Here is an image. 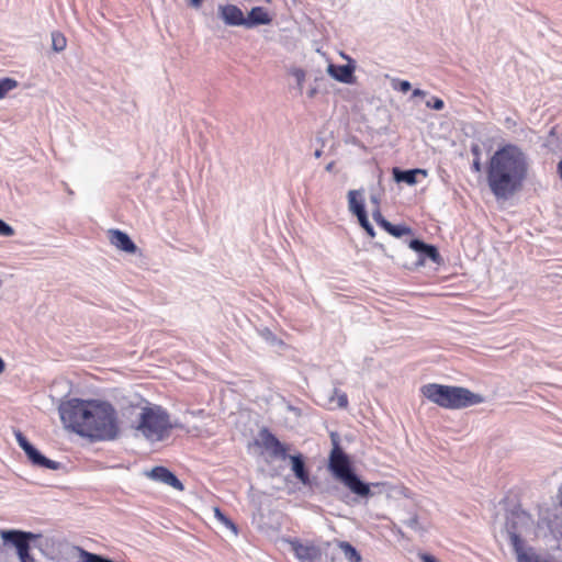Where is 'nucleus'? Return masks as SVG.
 Segmentation results:
<instances>
[{
	"mask_svg": "<svg viewBox=\"0 0 562 562\" xmlns=\"http://www.w3.org/2000/svg\"><path fill=\"white\" fill-rule=\"evenodd\" d=\"M290 74L295 79L299 90H302L306 77L305 71L301 68H293Z\"/></svg>",
	"mask_w": 562,
	"mask_h": 562,
	"instance_id": "26",
	"label": "nucleus"
},
{
	"mask_svg": "<svg viewBox=\"0 0 562 562\" xmlns=\"http://www.w3.org/2000/svg\"><path fill=\"white\" fill-rule=\"evenodd\" d=\"M109 239L115 248L124 252L135 254L137 250L136 245L130 238V236L120 229H110Z\"/></svg>",
	"mask_w": 562,
	"mask_h": 562,
	"instance_id": "13",
	"label": "nucleus"
},
{
	"mask_svg": "<svg viewBox=\"0 0 562 562\" xmlns=\"http://www.w3.org/2000/svg\"><path fill=\"white\" fill-rule=\"evenodd\" d=\"M261 447L276 459H286V447L268 429L263 428L259 432Z\"/></svg>",
	"mask_w": 562,
	"mask_h": 562,
	"instance_id": "9",
	"label": "nucleus"
},
{
	"mask_svg": "<svg viewBox=\"0 0 562 562\" xmlns=\"http://www.w3.org/2000/svg\"><path fill=\"white\" fill-rule=\"evenodd\" d=\"M528 155L517 145L507 144L490 158L486 171L487 184L497 200H507L524 186L529 172Z\"/></svg>",
	"mask_w": 562,
	"mask_h": 562,
	"instance_id": "2",
	"label": "nucleus"
},
{
	"mask_svg": "<svg viewBox=\"0 0 562 562\" xmlns=\"http://www.w3.org/2000/svg\"><path fill=\"white\" fill-rule=\"evenodd\" d=\"M426 106L427 108H430V109H434V110H437V111H440L445 108V103L441 99L437 98V97H432L430 100H428L426 102Z\"/></svg>",
	"mask_w": 562,
	"mask_h": 562,
	"instance_id": "30",
	"label": "nucleus"
},
{
	"mask_svg": "<svg viewBox=\"0 0 562 562\" xmlns=\"http://www.w3.org/2000/svg\"><path fill=\"white\" fill-rule=\"evenodd\" d=\"M203 0H190V5L198 9L202 5Z\"/></svg>",
	"mask_w": 562,
	"mask_h": 562,
	"instance_id": "38",
	"label": "nucleus"
},
{
	"mask_svg": "<svg viewBox=\"0 0 562 562\" xmlns=\"http://www.w3.org/2000/svg\"><path fill=\"white\" fill-rule=\"evenodd\" d=\"M217 15L228 26H245V15L235 4H220Z\"/></svg>",
	"mask_w": 562,
	"mask_h": 562,
	"instance_id": "11",
	"label": "nucleus"
},
{
	"mask_svg": "<svg viewBox=\"0 0 562 562\" xmlns=\"http://www.w3.org/2000/svg\"><path fill=\"white\" fill-rule=\"evenodd\" d=\"M393 531H394L395 533L400 535L401 537H403V536H404L403 531H402L398 527H394V528H393Z\"/></svg>",
	"mask_w": 562,
	"mask_h": 562,
	"instance_id": "41",
	"label": "nucleus"
},
{
	"mask_svg": "<svg viewBox=\"0 0 562 562\" xmlns=\"http://www.w3.org/2000/svg\"><path fill=\"white\" fill-rule=\"evenodd\" d=\"M4 370V362L3 360L0 358V374L3 372Z\"/></svg>",
	"mask_w": 562,
	"mask_h": 562,
	"instance_id": "43",
	"label": "nucleus"
},
{
	"mask_svg": "<svg viewBox=\"0 0 562 562\" xmlns=\"http://www.w3.org/2000/svg\"><path fill=\"white\" fill-rule=\"evenodd\" d=\"M472 169L475 171V172H480L481 169H482V165H481V160L480 158H475L472 162Z\"/></svg>",
	"mask_w": 562,
	"mask_h": 562,
	"instance_id": "34",
	"label": "nucleus"
},
{
	"mask_svg": "<svg viewBox=\"0 0 562 562\" xmlns=\"http://www.w3.org/2000/svg\"><path fill=\"white\" fill-rule=\"evenodd\" d=\"M67 41L66 37L60 32L52 33V48L59 53L66 48Z\"/></svg>",
	"mask_w": 562,
	"mask_h": 562,
	"instance_id": "23",
	"label": "nucleus"
},
{
	"mask_svg": "<svg viewBox=\"0 0 562 562\" xmlns=\"http://www.w3.org/2000/svg\"><path fill=\"white\" fill-rule=\"evenodd\" d=\"M372 216L376 224L380 223L381 218H384L379 210L373 212Z\"/></svg>",
	"mask_w": 562,
	"mask_h": 562,
	"instance_id": "36",
	"label": "nucleus"
},
{
	"mask_svg": "<svg viewBox=\"0 0 562 562\" xmlns=\"http://www.w3.org/2000/svg\"><path fill=\"white\" fill-rule=\"evenodd\" d=\"M409 247L419 252L424 258L430 259L435 263L440 262V255L437 250V248L432 245L425 244L424 241L419 239H413L409 243Z\"/></svg>",
	"mask_w": 562,
	"mask_h": 562,
	"instance_id": "16",
	"label": "nucleus"
},
{
	"mask_svg": "<svg viewBox=\"0 0 562 562\" xmlns=\"http://www.w3.org/2000/svg\"><path fill=\"white\" fill-rule=\"evenodd\" d=\"M371 201H372L373 203L378 204V199H376V198L372 196V198H371Z\"/></svg>",
	"mask_w": 562,
	"mask_h": 562,
	"instance_id": "45",
	"label": "nucleus"
},
{
	"mask_svg": "<svg viewBox=\"0 0 562 562\" xmlns=\"http://www.w3.org/2000/svg\"><path fill=\"white\" fill-rule=\"evenodd\" d=\"M34 537L31 532H24L19 530H2L1 538L5 542L12 543L18 551V555L21 562H35L34 558L30 554L29 540Z\"/></svg>",
	"mask_w": 562,
	"mask_h": 562,
	"instance_id": "7",
	"label": "nucleus"
},
{
	"mask_svg": "<svg viewBox=\"0 0 562 562\" xmlns=\"http://www.w3.org/2000/svg\"><path fill=\"white\" fill-rule=\"evenodd\" d=\"M394 237H402L412 233V229L405 225H393L387 232Z\"/></svg>",
	"mask_w": 562,
	"mask_h": 562,
	"instance_id": "25",
	"label": "nucleus"
},
{
	"mask_svg": "<svg viewBox=\"0 0 562 562\" xmlns=\"http://www.w3.org/2000/svg\"><path fill=\"white\" fill-rule=\"evenodd\" d=\"M401 522L420 536L425 535L429 528L428 525L419 520L418 515L415 513L408 514L407 517H402Z\"/></svg>",
	"mask_w": 562,
	"mask_h": 562,
	"instance_id": "19",
	"label": "nucleus"
},
{
	"mask_svg": "<svg viewBox=\"0 0 562 562\" xmlns=\"http://www.w3.org/2000/svg\"><path fill=\"white\" fill-rule=\"evenodd\" d=\"M419 559L422 562H437V559L434 555L427 553H420Z\"/></svg>",
	"mask_w": 562,
	"mask_h": 562,
	"instance_id": "32",
	"label": "nucleus"
},
{
	"mask_svg": "<svg viewBox=\"0 0 562 562\" xmlns=\"http://www.w3.org/2000/svg\"><path fill=\"white\" fill-rule=\"evenodd\" d=\"M472 154L475 156V158H480V155H481V150H480V147L477 145H474L471 149Z\"/></svg>",
	"mask_w": 562,
	"mask_h": 562,
	"instance_id": "37",
	"label": "nucleus"
},
{
	"mask_svg": "<svg viewBox=\"0 0 562 562\" xmlns=\"http://www.w3.org/2000/svg\"><path fill=\"white\" fill-rule=\"evenodd\" d=\"M292 463V471L295 477L304 485L310 483V476L305 469V463L301 454L289 457Z\"/></svg>",
	"mask_w": 562,
	"mask_h": 562,
	"instance_id": "17",
	"label": "nucleus"
},
{
	"mask_svg": "<svg viewBox=\"0 0 562 562\" xmlns=\"http://www.w3.org/2000/svg\"><path fill=\"white\" fill-rule=\"evenodd\" d=\"M58 411L66 429L92 442L112 441L120 435L117 412L106 401L71 398Z\"/></svg>",
	"mask_w": 562,
	"mask_h": 562,
	"instance_id": "1",
	"label": "nucleus"
},
{
	"mask_svg": "<svg viewBox=\"0 0 562 562\" xmlns=\"http://www.w3.org/2000/svg\"><path fill=\"white\" fill-rule=\"evenodd\" d=\"M286 542L299 562H317L322 558L321 549L313 543H302L299 539H288Z\"/></svg>",
	"mask_w": 562,
	"mask_h": 562,
	"instance_id": "8",
	"label": "nucleus"
},
{
	"mask_svg": "<svg viewBox=\"0 0 562 562\" xmlns=\"http://www.w3.org/2000/svg\"><path fill=\"white\" fill-rule=\"evenodd\" d=\"M509 541L516 553L517 562H550L538 555L531 548H525L518 533L508 530Z\"/></svg>",
	"mask_w": 562,
	"mask_h": 562,
	"instance_id": "10",
	"label": "nucleus"
},
{
	"mask_svg": "<svg viewBox=\"0 0 562 562\" xmlns=\"http://www.w3.org/2000/svg\"><path fill=\"white\" fill-rule=\"evenodd\" d=\"M18 87V81L12 78H1L0 79V99H3L8 92L15 89Z\"/></svg>",
	"mask_w": 562,
	"mask_h": 562,
	"instance_id": "24",
	"label": "nucleus"
},
{
	"mask_svg": "<svg viewBox=\"0 0 562 562\" xmlns=\"http://www.w3.org/2000/svg\"><path fill=\"white\" fill-rule=\"evenodd\" d=\"M423 173L426 175L425 170L422 169H412V170H400L398 168L393 169V176L396 182H405L409 186H413L417 182V175Z\"/></svg>",
	"mask_w": 562,
	"mask_h": 562,
	"instance_id": "18",
	"label": "nucleus"
},
{
	"mask_svg": "<svg viewBox=\"0 0 562 562\" xmlns=\"http://www.w3.org/2000/svg\"><path fill=\"white\" fill-rule=\"evenodd\" d=\"M13 234L14 229L4 221L0 220V236L10 237Z\"/></svg>",
	"mask_w": 562,
	"mask_h": 562,
	"instance_id": "31",
	"label": "nucleus"
},
{
	"mask_svg": "<svg viewBox=\"0 0 562 562\" xmlns=\"http://www.w3.org/2000/svg\"><path fill=\"white\" fill-rule=\"evenodd\" d=\"M307 94H308V97H310V98H314V95L316 94V89H315V88L311 89V90L307 92Z\"/></svg>",
	"mask_w": 562,
	"mask_h": 562,
	"instance_id": "42",
	"label": "nucleus"
},
{
	"mask_svg": "<svg viewBox=\"0 0 562 562\" xmlns=\"http://www.w3.org/2000/svg\"><path fill=\"white\" fill-rule=\"evenodd\" d=\"M380 225L381 227H383L386 232H389V229L392 227V223H390L385 218H381L380 223L378 224Z\"/></svg>",
	"mask_w": 562,
	"mask_h": 562,
	"instance_id": "35",
	"label": "nucleus"
},
{
	"mask_svg": "<svg viewBox=\"0 0 562 562\" xmlns=\"http://www.w3.org/2000/svg\"><path fill=\"white\" fill-rule=\"evenodd\" d=\"M314 156H315V158H319L322 156V150L321 149L315 150Z\"/></svg>",
	"mask_w": 562,
	"mask_h": 562,
	"instance_id": "44",
	"label": "nucleus"
},
{
	"mask_svg": "<svg viewBox=\"0 0 562 562\" xmlns=\"http://www.w3.org/2000/svg\"><path fill=\"white\" fill-rule=\"evenodd\" d=\"M333 449L329 454L328 469L352 493L366 497L370 495V486L362 482L352 471L349 457L341 450L338 438L331 434Z\"/></svg>",
	"mask_w": 562,
	"mask_h": 562,
	"instance_id": "5",
	"label": "nucleus"
},
{
	"mask_svg": "<svg viewBox=\"0 0 562 562\" xmlns=\"http://www.w3.org/2000/svg\"><path fill=\"white\" fill-rule=\"evenodd\" d=\"M358 221H359L360 225L366 229V232L368 233V235L370 237L375 236L374 229L368 220L367 213H363L362 215L358 216Z\"/></svg>",
	"mask_w": 562,
	"mask_h": 562,
	"instance_id": "28",
	"label": "nucleus"
},
{
	"mask_svg": "<svg viewBox=\"0 0 562 562\" xmlns=\"http://www.w3.org/2000/svg\"><path fill=\"white\" fill-rule=\"evenodd\" d=\"M338 548L344 553V557L349 562H361V555L357 549L347 541L338 542Z\"/></svg>",
	"mask_w": 562,
	"mask_h": 562,
	"instance_id": "21",
	"label": "nucleus"
},
{
	"mask_svg": "<svg viewBox=\"0 0 562 562\" xmlns=\"http://www.w3.org/2000/svg\"><path fill=\"white\" fill-rule=\"evenodd\" d=\"M557 170L560 178L562 179V160L558 162Z\"/></svg>",
	"mask_w": 562,
	"mask_h": 562,
	"instance_id": "40",
	"label": "nucleus"
},
{
	"mask_svg": "<svg viewBox=\"0 0 562 562\" xmlns=\"http://www.w3.org/2000/svg\"><path fill=\"white\" fill-rule=\"evenodd\" d=\"M360 195V192L357 191V190H350L348 192V204H349V210L350 212H352L353 214L358 216L362 215L363 213H366V209H364V204H363V201H358L357 200V196Z\"/></svg>",
	"mask_w": 562,
	"mask_h": 562,
	"instance_id": "20",
	"label": "nucleus"
},
{
	"mask_svg": "<svg viewBox=\"0 0 562 562\" xmlns=\"http://www.w3.org/2000/svg\"><path fill=\"white\" fill-rule=\"evenodd\" d=\"M14 434L20 448L25 452L33 465L50 470L60 469L61 464L59 462L43 456L33 445L29 442L26 437L20 430H16Z\"/></svg>",
	"mask_w": 562,
	"mask_h": 562,
	"instance_id": "6",
	"label": "nucleus"
},
{
	"mask_svg": "<svg viewBox=\"0 0 562 562\" xmlns=\"http://www.w3.org/2000/svg\"><path fill=\"white\" fill-rule=\"evenodd\" d=\"M334 166H335L334 161H330L329 164H327V166L325 167L326 171L331 172L334 170Z\"/></svg>",
	"mask_w": 562,
	"mask_h": 562,
	"instance_id": "39",
	"label": "nucleus"
},
{
	"mask_svg": "<svg viewBox=\"0 0 562 562\" xmlns=\"http://www.w3.org/2000/svg\"><path fill=\"white\" fill-rule=\"evenodd\" d=\"M327 72L330 77H333L335 80L351 85L355 82V66L353 65H334L329 64L327 67Z\"/></svg>",
	"mask_w": 562,
	"mask_h": 562,
	"instance_id": "14",
	"label": "nucleus"
},
{
	"mask_svg": "<svg viewBox=\"0 0 562 562\" xmlns=\"http://www.w3.org/2000/svg\"><path fill=\"white\" fill-rule=\"evenodd\" d=\"M392 87H393V89L398 90V91H401L403 93L409 91L411 88H412L409 81H407V80H400V79H393L392 80Z\"/></svg>",
	"mask_w": 562,
	"mask_h": 562,
	"instance_id": "29",
	"label": "nucleus"
},
{
	"mask_svg": "<svg viewBox=\"0 0 562 562\" xmlns=\"http://www.w3.org/2000/svg\"><path fill=\"white\" fill-rule=\"evenodd\" d=\"M214 516L215 518L221 522L223 524L226 528H228L229 530H232V532L236 536L238 533V530H237V527L236 525L228 518L226 517L220 508L215 507L214 508Z\"/></svg>",
	"mask_w": 562,
	"mask_h": 562,
	"instance_id": "22",
	"label": "nucleus"
},
{
	"mask_svg": "<svg viewBox=\"0 0 562 562\" xmlns=\"http://www.w3.org/2000/svg\"><path fill=\"white\" fill-rule=\"evenodd\" d=\"M337 400V405L340 408H346L348 405V397L347 394L344 392L338 391L337 389L334 390V395L330 397V401Z\"/></svg>",
	"mask_w": 562,
	"mask_h": 562,
	"instance_id": "27",
	"label": "nucleus"
},
{
	"mask_svg": "<svg viewBox=\"0 0 562 562\" xmlns=\"http://www.w3.org/2000/svg\"><path fill=\"white\" fill-rule=\"evenodd\" d=\"M422 393L430 402L447 409H461L484 402L481 394L462 386L429 383L422 387Z\"/></svg>",
	"mask_w": 562,
	"mask_h": 562,
	"instance_id": "3",
	"label": "nucleus"
},
{
	"mask_svg": "<svg viewBox=\"0 0 562 562\" xmlns=\"http://www.w3.org/2000/svg\"><path fill=\"white\" fill-rule=\"evenodd\" d=\"M145 474L148 479L169 485L177 491H183L184 488L181 481L165 467H155Z\"/></svg>",
	"mask_w": 562,
	"mask_h": 562,
	"instance_id": "12",
	"label": "nucleus"
},
{
	"mask_svg": "<svg viewBox=\"0 0 562 562\" xmlns=\"http://www.w3.org/2000/svg\"><path fill=\"white\" fill-rule=\"evenodd\" d=\"M272 19L269 13L262 7H255L250 10L247 16H245V27L252 29L258 25H266L271 23Z\"/></svg>",
	"mask_w": 562,
	"mask_h": 562,
	"instance_id": "15",
	"label": "nucleus"
},
{
	"mask_svg": "<svg viewBox=\"0 0 562 562\" xmlns=\"http://www.w3.org/2000/svg\"><path fill=\"white\" fill-rule=\"evenodd\" d=\"M426 95H427V92L422 89H414L413 93H412L413 98H424Z\"/></svg>",
	"mask_w": 562,
	"mask_h": 562,
	"instance_id": "33",
	"label": "nucleus"
},
{
	"mask_svg": "<svg viewBox=\"0 0 562 562\" xmlns=\"http://www.w3.org/2000/svg\"><path fill=\"white\" fill-rule=\"evenodd\" d=\"M181 424L172 422L169 414L159 405H148L142 408L135 429L148 441L158 442L167 439L173 428Z\"/></svg>",
	"mask_w": 562,
	"mask_h": 562,
	"instance_id": "4",
	"label": "nucleus"
}]
</instances>
